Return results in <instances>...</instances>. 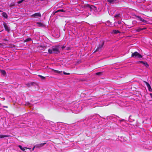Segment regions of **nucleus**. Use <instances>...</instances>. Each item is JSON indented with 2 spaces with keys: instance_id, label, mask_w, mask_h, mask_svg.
<instances>
[{
  "instance_id": "nucleus-4",
  "label": "nucleus",
  "mask_w": 152,
  "mask_h": 152,
  "mask_svg": "<svg viewBox=\"0 0 152 152\" xmlns=\"http://www.w3.org/2000/svg\"><path fill=\"white\" fill-rule=\"evenodd\" d=\"M3 25L5 29V30L9 32L10 31V28L7 26V23H6L4 22L3 23Z\"/></svg>"
},
{
  "instance_id": "nucleus-28",
  "label": "nucleus",
  "mask_w": 152,
  "mask_h": 152,
  "mask_svg": "<svg viewBox=\"0 0 152 152\" xmlns=\"http://www.w3.org/2000/svg\"><path fill=\"white\" fill-rule=\"evenodd\" d=\"M24 1V0H20V1H19L18 2V4H20L21 3H22L23 1Z\"/></svg>"
},
{
  "instance_id": "nucleus-19",
  "label": "nucleus",
  "mask_w": 152,
  "mask_h": 152,
  "mask_svg": "<svg viewBox=\"0 0 152 152\" xmlns=\"http://www.w3.org/2000/svg\"><path fill=\"white\" fill-rule=\"evenodd\" d=\"M141 30H142V28L140 27L137 28L136 30V31L137 32H140Z\"/></svg>"
},
{
  "instance_id": "nucleus-39",
  "label": "nucleus",
  "mask_w": 152,
  "mask_h": 152,
  "mask_svg": "<svg viewBox=\"0 0 152 152\" xmlns=\"http://www.w3.org/2000/svg\"><path fill=\"white\" fill-rule=\"evenodd\" d=\"M4 40H5V41H7V40L6 39H4Z\"/></svg>"
},
{
  "instance_id": "nucleus-34",
  "label": "nucleus",
  "mask_w": 152,
  "mask_h": 152,
  "mask_svg": "<svg viewBox=\"0 0 152 152\" xmlns=\"http://www.w3.org/2000/svg\"><path fill=\"white\" fill-rule=\"evenodd\" d=\"M146 29V28H142V30H144V29Z\"/></svg>"
},
{
  "instance_id": "nucleus-15",
  "label": "nucleus",
  "mask_w": 152,
  "mask_h": 152,
  "mask_svg": "<svg viewBox=\"0 0 152 152\" xmlns=\"http://www.w3.org/2000/svg\"><path fill=\"white\" fill-rule=\"evenodd\" d=\"M18 147H19V148H20L21 150L23 151H24L26 149H27V148L26 147L23 148L22 146L20 145H19Z\"/></svg>"
},
{
  "instance_id": "nucleus-31",
  "label": "nucleus",
  "mask_w": 152,
  "mask_h": 152,
  "mask_svg": "<svg viewBox=\"0 0 152 152\" xmlns=\"http://www.w3.org/2000/svg\"><path fill=\"white\" fill-rule=\"evenodd\" d=\"M65 46H63L61 47L62 49L63 50L64 48H65Z\"/></svg>"
},
{
  "instance_id": "nucleus-6",
  "label": "nucleus",
  "mask_w": 152,
  "mask_h": 152,
  "mask_svg": "<svg viewBox=\"0 0 152 152\" xmlns=\"http://www.w3.org/2000/svg\"><path fill=\"white\" fill-rule=\"evenodd\" d=\"M41 13L40 12L34 13L31 15V17L36 18L37 17H41Z\"/></svg>"
},
{
  "instance_id": "nucleus-16",
  "label": "nucleus",
  "mask_w": 152,
  "mask_h": 152,
  "mask_svg": "<svg viewBox=\"0 0 152 152\" xmlns=\"http://www.w3.org/2000/svg\"><path fill=\"white\" fill-rule=\"evenodd\" d=\"M0 72L1 73L4 75H6V73L5 71L3 70H1Z\"/></svg>"
},
{
  "instance_id": "nucleus-18",
  "label": "nucleus",
  "mask_w": 152,
  "mask_h": 152,
  "mask_svg": "<svg viewBox=\"0 0 152 152\" xmlns=\"http://www.w3.org/2000/svg\"><path fill=\"white\" fill-rule=\"evenodd\" d=\"M115 0H107V1L110 4H113L115 2Z\"/></svg>"
},
{
  "instance_id": "nucleus-38",
  "label": "nucleus",
  "mask_w": 152,
  "mask_h": 152,
  "mask_svg": "<svg viewBox=\"0 0 152 152\" xmlns=\"http://www.w3.org/2000/svg\"><path fill=\"white\" fill-rule=\"evenodd\" d=\"M2 11L1 10H0V12H1Z\"/></svg>"
},
{
  "instance_id": "nucleus-1",
  "label": "nucleus",
  "mask_w": 152,
  "mask_h": 152,
  "mask_svg": "<svg viewBox=\"0 0 152 152\" xmlns=\"http://www.w3.org/2000/svg\"><path fill=\"white\" fill-rule=\"evenodd\" d=\"M60 46L59 45L53 46L51 48L48 49V53L50 54H58L60 53Z\"/></svg>"
},
{
  "instance_id": "nucleus-20",
  "label": "nucleus",
  "mask_w": 152,
  "mask_h": 152,
  "mask_svg": "<svg viewBox=\"0 0 152 152\" xmlns=\"http://www.w3.org/2000/svg\"><path fill=\"white\" fill-rule=\"evenodd\" d=\"M93 7H94V8H96V7L95 6H94L92 5H91L89 7V8L90 9L91 11L93 9Z\"/></svg>"
},
{
  "instance_id": "nucleus-11",
  "label": "nucleus",
  "mask_w": 152,
  "mask_h": 152,
  "mask_svg": "<svg viewBox=\"0 0 152 152\" xmlns=\"http://www.w3.org/2000/svg\"><path fill=\"white\" fill-rule=\"evenodd\" d=\"M2 16L6 19H7L8 18V15L6 12H3L2 13Z\"/></svg>"
},
{
  "instance_id": "nucleus-3",
  "label": "nucleus",
  "mask_w": 152,
  "mask_h": 152,
  "mask_svg": "<svg viewBox=\"0 0 152 152\" xmlns=\"http://www.w3.org/2000/svg\"><path fill=\"white\" fill-rule=\"evenodd\" d=\"M104 44V42L103 41H102L101 42L99 46L96 48L94 52L101 51L103 47Z\"/></svg>"
},
{
  "instance_id": "nucleus-14",
  "label": "nucleus",
  "mask_w": 152,
  "mask_h": 152,
  "mask_svg": "<svg viewBox=\"0 0 152 152\" xmlns=\"http://www.w3.org/2000/svg\"><path fill=\"white\" fill-rule=\"evenodd\" d=\"M52 70L54 72L58 74H60V73H61L62 72V71H60L58 70H57L53 69Z\"/></svg>"
},
{
  "instance_id": "nucleus-35",
  "label": "nucleus",
  "mask_w": 152,
  "mask_h": 152,
  "mask_svg": "<svg viewBox=\"0 0 152 152\" xmlns=\"http://www.w3.org/2000/svg\"><path fill=\"white\" fill-rule=\"evenodd\" d=\"M35 146H34L33 148H32V150H33L34 149V148H35Z\"/></svg>"
},
{
  "instance_id": "nucleus-13",
  "label": "nucleus",
  "mask_w": 152,
  "mask_h": 152,
  "mask_svg": "<svg viewBox=\"0 0 152 152\" xmlns=\"http://www.w3.org/2000/svg\"><path fill=\"white\" fill-rule=\"evenodd\" d=\"M65 12V11L63 9H60L57 10L56 11H55L54 12V14L58 12Z\"/></svg>"
},
{
  "instance_id": "nucleus-25",
  "label": "nucleus",
  "mask_w": 152,
  "mask_h": 152,
  "mask_svg": "<svg viewBox=\"0 0 152 152\" xmlns=\"http://www.w3.org/2000/svg\"><path fill=\"white\" fill-rule=\"evenodd\" d=\"M102 72H98L96 73V75H101L102 74Z\"/></svg>"
},
{
  "instance_id": "nucleus-2",
  "label": "nucleus",
  "mask_w": 152,
  "mask_h": 152,
  "mask_svg": "<svg viewBox=\"0 0 152 152\" xmlns=\"http://www.w3.org/2000/svg\"><path fill=\"white\" fill-rule=\"evenodd\" d=\"M131 57L140 58H142V56L137 52H135L134 53H132Z\"/></svg>"
},
{
  "instance_id": "nucleus-26",
  "label": "nucleus",
  "mask_w": 152,
  "mask_h": 152,
  "mask_svg": "<svg viewBox=\"0 0 152 152\" xmlns=\"http://www.w3.org/2000/svg\"><path fill=\"white\" fill-rule=\"evenodd\" d=\"M36 147L37 148H40L42 147L41 145H40V144L37 145H36Z\"/></svg>"
},
{
  "instance_id": "nucleus-36",
  "label": "nucleus",
  "mask_w": 152,
  "mask_h": 152,
  "mask_svg": "<svg viewBox=\"0 0 152 152\" xmlns=\"http://www.w3.org/2000/svg\"><path fill=\"white\" fill-rule=\"evenodd\" d=\"M38 1H43L44 0H37Z\"/></svg>"
},
{
  "instance_id": "nucleus-32",
  "label": "nucleus",
  "mask_w": 152,
  "mask_h": 152,
  "mask_svg": "<svg viewBox=\"0 0 152 152\" xmlns=\"http://www.w3.org/2000/svg\"><path fill=\"white\" fill-rule=\"evenodd\" d=\"M151 97L152 98V93H150L149 94Z\"/></svg>"
},
{
  "instance_id": "nucleus-12",
  "label": "nucleus",
  "mask_w": 152,
  "mask_h": 152,
  "mask_svg": "<svg viewBox=\"0 0 152 152\" xmlns=\"http://www.w3.org/2000/svg\"><path fill=\"white\" fill-rule=\"evenodd\" d=\"M9 136H9V135L0 134V139L4 138V137H8Z\"/></svg>"
},
{
  "instance_id": "nucleus-17",
  "label": "nucleus",
  "mask_w": 152,
  "mask_h": 152,
  "mask_svg": "<svg viewBox=\"0 0 152 152\" xmlns=\"http://www.w3.org/2000/svg\"><path fill=\"white\" fill-rule=\"evenodd\" d=\"M113 33L115 34H116L118 33H120V32L118 30H114L113 31Z\"/></svg>"
},
{
  "instance_id": "nucleus-7",
  "label": "nucleus",
  "mask_w": 152,
  "mask_h": 152,
  "mask_svg": "<svg viewBox=\"0 0 152 152\" xmlns=\"http://www.w3.org/2000/svg\"><path fill=\"white\" fill-rule=\"evenodd\" d=\"M137 63H140L144 65L146 67H148L149 66L148 64L147 63L146 61H139Z\"/></svg>"
},
{
  "instance_id": "nucleus-29",
  "label": "nucleus",
  "mask_w": 152,
  "mask_h": 152,
  "mask_svg": "<svg viewBox=\"0 0 152 152\" xmlns=\"http://www.w3.org/2000/svg\"><path fill=\"white\" fill-rule=\"evenodd\" d=\"M46 143V142H45L42 143H41L40 145H41V147H43L44 145H45Z\"/></svg>"
},
{
  "instance_id": "nucleus-33",
  "label": "nucleus",
  "mask_w": 152,
  "mask_h": 152,
  "mask_svg": "<svg viewBox=\"0 0 152 152\" xmlns=\"http://www.w3.org/2000/svg\"><path fill=\"white\" fill-rule=\"evenodd\" d=\"M3 107H5L6 108H8V106H3Z\"/></svg>"
},
{
  "instance_id": "nucleus-21",
  "label": "nucleus",
  "mask_w": 152,
  "mask_h": 152,
  "mask_svg": "<svg viewBox=\"0 0 152 152\" xmlns=\"http://www.w3.org/2000/svg\"><path fill=\"white\" fill-rule=\"evenodd\" d=\"M15 5V4L14 3H12L9 5L10 7H12Z\"/></svg>"
},
{
  "instance_id": "nucleus-9",
  "label": "nucleus",
  "mask_w": 152,
  "mask_h": 152,
  "mask_svg": "<svg viewBox=\"0 0 152 152\" xmlns=\"http://www.w3.org/2000/svg\"><path fill=\"white\" fill-rule=\"evenodd\" d=\"M36 84L34 82L31 83H29L27 84V85L28 87H30L31 86H35L36 85Z\"/></svg>"
},
{
  "instance_id": "nucleus-23",
  "label": "nucleus",
  "mask_w": 152,
  "mask_h": 152,
  "mask_svg": "<svg viewBox=\"0 0 152 152\" xmlns=\"http://www.w3.org/2000/svg\"><path fill=\"white\" fill-rule=\"evenodd\" d=\"M120 15L119 14H118L115 15L114 17H115V18H117L118 17H120Z\"/></svg>"
},
{
  "instance_id": "nucleus-30",
  "label": "nucleus",
  "mask_w": 152,
  "mask_h": 152,
  "mask_svg": "<svg viewBox=\"0 0 152 152\" xmlns=\"http://www.w3.org/2000/svg\"><path fill=\"white\" fill-rule=\"evenodd\" d=\"M90 5L88 4H87V5H86V7H88L89 8L90 7Z\"/></svg>"
},
{
  "instance_id": "nucleus-27",
  "label": "nucleus",
  "mask_w": 152,
  "mask_h": 152,
  "mask_svg": "<svg viewBox=\"0 0 152 152\" xmlns=\"http://www.w3.org/2000/svg\"><path fill=\"white\" fill-rule=\"evenodd\" d=\"M63 73L64 75H69L70 74V73H66L64 72H63Z\"/></svg>"
},
{
  "instance_id": "nucleus-24",
  "label": "nucleus",
  "mask_w": 152,
  "mask_h": 152,
  "mask_svg": "<svg viewBox=\"0 0 152 152\" xmlns=\"http://www.w3.org/2000/svg\"><path fill=\"white\" fill-rule=\"evenodd\" d=\"M31 40V39L30 38H28L27 39H26V40H25V41L26 42H28V41H29Z\"/></svg>"
},
{
  "instance_id": "nucleus-10",
  "label": "nucleus",
  "mask_w": 152,
  "mask_h": 152,
  "mask_svg": "<svg viewBox=\"0 0 152 152\" xmlns=\"http://www.w3.org/2000/svg\"><path fill=\"white\" fill-rule=\"evenodd\" d=\"M137 17L138 18L139 20H140L142 22H145V23H146V21L144 19L142 18L140 16H137Z\"/></svg>"
},
{
  "instance_id": "nucleus-5",
  "label": "nucleus",
  "mask_w": 152,
  "mask_h": 152,
  "mask_svg": "<svg viewBox=\"0 0 152 152\" xmlns=\"http://www.w3.org/2000/svg\"><path fill=\"white\" fill-rule=\"evenodd\" d=\"M144 82L146 84V85L149 91H152L150 85V84L147 82L145 81H144Z\"/></svg>"
},
{
  "instance_id": "nucleus-8",
  "label": "nucleus",
  "mask_w": 152,
  "mask_h": 152,
  "mask_svg": "<svg viewBox=\"0 0 152 152\" xmlns=\"http://www.w3.org/2000/svg\"><path fill=\"white\" fill-rule=\"evenodd\" d=\"M37 24L38 27H44L45 25L40 22H37Z\"/></svg>"
},
{
  "instance_id": "nucleus-37",
  "label": "nucleus",
  "mask_w": 152,
  "mask_h": 152,
  "mask_svg": "<svg viewBox=\"0 0 152 152\" xmlns=\"http://www.w3.org/2000/svg\"><path fill=\"white\" fill-rule=\"evenodd\" d=\"M69 48H67V50H69Z\"/></svg>"
},
{
  "instance_id": "nucleus-22",
  "label": "nucleus",
  "mask_w": 152,
  "mask_h": 152,
  "mask_svg": "<svg viewBox=\"0 0 152 152\" xmlns=\"http://www.w3.org/2000/svg\"><path fill=\"white\" fill-rule=\"evenodd\" d=\"M38 76L41 78L42 79L44 80L45 78V77L42 76V75H39Z\"/></svg>"
}]
</instances>
